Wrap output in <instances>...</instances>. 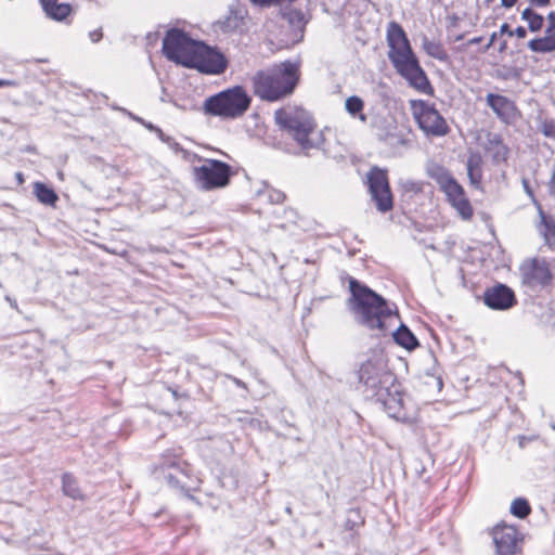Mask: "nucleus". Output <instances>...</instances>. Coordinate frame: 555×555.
Listing matches in <instances>:
<instances>
[{"label":"nucleus","instance_id":"nucleus-1","mask_svg":"<svg viewBox=\"0 0 555 555\" xmlns=\"http://www.w3.org/2000/svg\"><path fill=\"white\" fill-rule=\"evenodd\" d=\"M386 40L389 48L387 55L396 72L417 91L433 94L434 88L421 67L402 26L395 21L389 22Z\"/></svg>","mask_w":555,"mask_h":555},{"label":"nucleus","instance_id":"nucleus-2","mask_svg":"<svg viewBox=\"0 0 555 555\" xmlns=\"http://www.w3.org/2000/svg\"><path fill=\"white\" fill-rule=\"evenodd\" d=\"M299 77V64L284 61L257 72L251 78L253 90L259 99L276 102L293 94Z\"/></svg>","mask_w":555,"mask_h":555},{"label":"nucleus","instance_id":"nucleus-3","mask_svg":"<svg viewBox=\"0 0 555 555\" xmlns=\"http://www.w3.org/2000/svg\"><path fill=\"white\" fill-rule=\"evenodd\" d=\"M349 287L357 321L371 330H384L386 319L393 317V311L388 302L354 279L350 280Z\"/></svg>","mask_w":555,"mask_h":555},{"label":"nucleus","instance_id":"nucleus-4","mask_svg":"<svg viewBox=\"0 0 555 555\" xmlns=\"http://www.w3.org/2000/svg\"><path fill=\"white\" fill-rule=\"evenodd\" d=\"M156 474L171 489L182 492L190 500H194L191 492L197 491L202 483L201 477L194 473L192 466L177 455L165 454Z\"/></svg>","mask_w":555,"mask_h":555},{"label":"nucleus","instance_id":"nucleus-5","mask_svg":"<svg viewBox=\"0 0 555 555\" xmlns=\"http://www.w3.org/2000/svg\"><path fill=\"white\" fill-rule=\"evenodd\" d=\"M358 378L363 385V392L367 398H373L379 390L392 386L396 376L388 369L385 354L380 351L373 352L358 370Z\"/></svg>","mask_w":555,"mask_h":555},{"label":"nucleus","instance_id":"nucleus-6","mask_svg":"<svg viewBox=\"0 0 555 555\" xmlns=\"http://www.w3.org/2000/svg\"><path fill=\"white\" fill-rule=\"evenodd\" d=\"M250 96L243 87L235 86L216 95L209 96L205 101L207 113L227 118H236L242 116L249 107Z\"/></svg>","mask_w":555,"mask_h":555},{"label":"nucleus","instance_id":"nucleus-7","mask_svg":"<svg viewBox=\"0 0 555 555\" xmlns=\"http://www.w3.org/2000/svg\"><path fill=\"white\" fill-rule=\"evenodd\" d=\"M234 171L228 164L217 159H205L192 168V177L198 190L214 191L229 185Z\"/></svg>","mask_w":555,"mask_h":555},{"label":"nucleus","instance_id":"nucleus-8","mask_svg":"<svg viewBox=\"0 0 555 555\" xmlns=\"http://www.w3.org/2000/svg\"><path fill=\"white\" fill-rule=\"evenodd\" d=\"M199 41L193 40L181 29H169L163 40V53L169 60L184 67L194 63V54Z\"/></svg>","mask_w":555,"mask_h":555},{"label":"nucleus","instance_id":"nucleus-9","mask_svg":"<svg viewBox=\"0 0 555 555\" xmlns=\"http://www.w3.org/2000/svg\"><path fill=\"white\" fill-rule=\"evenodd\" d=\"M275 124L297 135L308 137L315 127L312 115L302 107L287 106L274 113Z\"/></svg>","mask_w":555,"mask_h":555},{"label":"nucleus","instance_id":"nucleus-10","mask_svg":"<svg viewBox=\"0 0 555 555\" xmlns=\"http://www.w3.org/2000/svg\"><path fill=\"white\" fill-rule=\"evenodd\" d=\"M367 186L372 202L379 212L390 211L393 207V198L388 182L387 171L377 167L367 172Z\"/></svg>","mask_w":555,"mask_h":555},{"label":"nucleus","instance_id":"nucleus-11","mask_svg":"<svg viewBox=\"0 0 555 555\" xmlns=\"http://www.w3.org/2000/svg\"><path fill=\"white\" fill-rule=\"evenodd\" d=\"M519 270L522 285L530 291L545 288L552 283L553 274L545 260H526Z\"/></svg>","mask_w":555,"mask_h":555},{"label":"nucleus","instance_id":"nucleus-12","mask_svg":"<svg viewBox=\"0 0 555 555\" xmlns=\"http://www.w3.org/2000/svg\"><path fill=\"white\" fill-rule=\"evenodd\" d=\"M372 399L378 402L390 417L404 423L411 420L397 380L392 386L379 390Z\"/></svg>","mask_w":555,"mask_h":555},{"label":"nucleus","instance_id":"nucleus-13","mask_svg":"<svg viewBox=\"0 0 555 555\" xmlns=\"http://www.w3.org/2000/svg\"><path fill=\"white\" fill-rule=\"evenodd\" d=\"M227 66L228 61L221 52L199 42L194 54V63L190 64L189 68H196L205 74L218 75L222 74Z\"/></svg>","mask_w":555,"mask_h":555},{"label":"nucleus","instance_id":"nucleus-14","mask_svg":"<svg viewBox=\"0 0 555 555\" xmlns=\"http://www.w3.org/2000/svg\"><path fill=\"white\" fill-rule=\"evenodd\" d=\"M482 300L488 308L499 311L508 310L517 304L514 291L502 283L487 287Z\"/></svg>","mask_w":555,"mask_h":555},{"label":"nucleus","instance_id":"nucleus-15","mask_svg":"<svg viewBox=\"0 0 555 555\" xmlns=\"http://www.w3.org/2000/svg\"><path fill=\"white\" fill-rule=\"evenodd\" d=\"M493 541L499 555H515L519 551L521 535L514 526L498 525L493 529Z\"/></svg>","mask_w":555,"mask_h":555},{"label":"nucleus","instance_id":"nucleus-16","mask_svg":"<svg viewBox=\"0 0 555 555\" xmlns=\"http://www.w3.org/2000/svg\"><path fill=\"white\" fill-rule=\"evenodd\" d=\"M421 111L416 115V118L424 132L436 137L447 134L448 125L439 112L424 102H421Z\"/></svg>","mask_w":555,"mask_h":555},{"label":"nucleus","instance_id":"nucleus-17","mask_svg":"<svg viewBox=\"0 0 555 555\" xmlns=\"http://www.w3.org/2000/svg\"><path fill=\"white\" fill-rule=\"evenodd\" d=\"M441 190L447 195L450 204L457 210L464 220H468L473 217L472 205L468 198L465 196L464 189L456 182L455 179L443 185Z\"/></svg>","mask_w":555,"mask_h":555},{"label":"nucleus","instance_id":"nucleus-18","mask_svg":"<svg viewBox=\"0 0 555 555\" xmlns=\"http://www.w3.org/2000/svg\"><path fill=\"white\" fill-rule=\"evenodd\" d=\"M325 141H272V146L295 156H311L312 150H320Z\"/></svg>","mask_w":555,"mask_h":555},{"label":"nucleus","instance_id":"nucleus-19","mask_svg":"<svg viewBox=\"0 0 555 555\" xmlns=\"http://www.w3.org/2000/svg\"><path fill=\"white\" fill-rule=\"evenodd\" d=\"M487 104L501 119L507 120L515 113V106L506 96L489 93L487 95Z\"/></svg>","mask_w":555,"mask_h":555},{"label":"nucleus","instance_id":"nucleus-20","mask_svg":"<svg viewBox=\"0 0 555 555\" xmlns=\"http://www.w3.org/2000/svg\"><path fill=\"white\" fill-rule=\"evenodd\" d=\"M482 159L479 154H470L467 163V175L469 178V181L472 185L475 188H479L481 178H482V170H481Z\"/></svg>","mask_w":555,"mask_h":555},{"label":"nucleus","instance_id":"nucleus-21","mask_svg":"<svg viewBox=\"0 0 555 555\" xmlns=\"http://www.w3.org/2000/svg\"><path fill=\"white\" fill-rule=\"evenodd\" d=\"M528 48L537 53H550L555 51V31L546 34L544 37L532 39L528 42Z\"/></svg>","mask_w":555,"mask_h":555},{"label":"nucleus","instance_id":"nucleus-22","mask_svg":"<svg viewBox=\"0 0 555 555\" xmlns=\"http://www.w3.org/2000/svg\"><path fill=\"white\" fill-rule=\"evenodd\" d=\"M34 193L37 199L43 205L54 207L59 201V196L55 191L42 182H36L34 184Z\"/></svg>","mask_w":555,"mask_h":555},{"label":"nucleus","instance_id":"nucleus-23","mask_svg":"<svg viewBox=\"0 0 555 555\" xmlns=\"http://www.w3.org/2000/svg\"><path fill=\"white\" fill-rule=\"evenodd\" d=\"M393 339L398 345L408 350H413L418 346L414 334L403 324L393 333Z\"/></svg>","mask_w":555,"mask_h":555},{"label":"nucleus","instance_id":"nucleus-24","mask_svg":"<svg viewBox=\"0 0 555 555\" xmlns=\"http://www.w3.org/2000/svg\"><path fill=\"white\" fill-rule=\"evenodd\" d=\"M62 489L65 495L74 500L82 499V494L78 487L77 480L69 473H65L62 476Z\"/></svg>","mask_w":555,"mask_h":555},{"label":"nucleus","instance_id":"nucleus-25","mask_svg":"<svg viewBox=\"0 0 555 555\" xmlns=\"http://www.w3.org/2000/svg\"><path fill=\"white\" fill-rule=\"evenodd\" d=\"M422 46L429 56L439 61H447L448 54L440 42L433 41L424 37Z\"/></svg>","mask_w":555,"mask_h":555},{"label":"nucleus","instance_id":"nucleus-26","mask_svg":"<svg viewBox=\"0 0 555 555\" xmlns=\"http://www.w3.org/2000/svg\"><path fill=\"white\" fill-rule=\"evenodd\" d=\"M427 172L433 179L437 181L440 189H442L443 185L448 184L451 180L454 179L444 167L438 164H430L427 167Z\"/></svg>","mask_w":555,"mask_h":555},{"label":"nucleus","instance_id":"nucleus-27","mask_svg":"<svg viewBox=\"0 0 555 555\" xmlns=\"http://www.w3.org/2000/svg\"><path fill=\"white\" fill-rule=\"evenodd\" d=\"M541 215V225L540 232L543 235L545 243L548 246L555 245V222L552 219H548L542 210H540Z\"/></svg>","mask_w":555,"mask_h":555},{"label":"nucleus","instance_id":"nucleus-28","mask_svg":"<svg viewBox=\"0 0 555 555\" xmlns=\"http://www.w3.org/2000/svg\"><path fill=\"white\" fill-rule=\"evenodd\" d=\"M282 16L288 22V24L292 27L299 29L300 31L304 30L307 22L305 20V14L302 13L301 10L286 9L283 11Z\"/></svg>","mask_w":555,"mask_h":555},{"label":"nucleus","instance_id":"nucleus-29","mask_svg":"<svg viewBox=\"0 0 555 555\" xmlns=\"http://www.w3.org/2000/svg\"><path fill=\"white\" fill-rule=\"evenodd\" d=\"M486 149L492 153V158L496 163L505 160L508 154V150L503 144V141H488Z\"/></svg>","mask_w":555,"mask_h":555},{"label":"nucleus","instance_id":"nucleus-30","mask_svg":"<svg viewBox=\"0 0 555 555\" xmlns=\"http://www.w3.org/2000/svg\"><path fill=\"white\" fill-rule=\"evenodd\" d=\"M530 512L531 508L526 499H515L511 504V513L518 518H526Z\"/></svg>","mask_w":555,"mask_h":555},{"label":"nucleus","instance_id":"nucleus-31","mask_svg":"<svg viewBox=\"0 0 555 555\" xmlns=\"http://www.w3.org/2000/svg\"><path fill=\"white\" fill-rule=\"evenodd\" d=\"M72 11V8L67 3H55L52 5L48 11H46V14L55 21H63L65 20Z\"/></svg>","mask_w":555,"mask_h":555},{"label":"nucleus","instance_id":"nucleus-32","mask_svg":"<svg viewBox=\"0 0 555 555\" xmlns=\"http://www.w3.org/2000/svg\"><path fill=\"white\" fill-rule=\"evenodd\" d=\"M363 101L356 95L349 96L345 103L347 112L352 116L359 114L363 109Z\"/></svg>","mask_w":555,"mask_h":555},{"label":"nucleus","instance_id":"nucleus-33","mask_svg":"<svg viewBox=\"0 0 555 555\" xmlns=\"http://www.w3.org/2000/svg\"><path fill=\"white\" fill-rule=\"evenodd\" d=\"M527 23L530 31L537 33L542 29L544 25V17L541 14L534 12L533 15L527 21Z\"/></svg>","mask_w":555,"mask_h":555},{"label":"nucleus","instance_id":"nucleus-34","mask_svg":"<svg viewBox=\"0 0 555 555\" xmlns=\"http://www.w3.org/2000/svg\"><path fill=\"white\" fill-rule=\"evenodd\" d=\"M114 108H115V109H118V111H121L122 113L127 114L130 118H132V119H134V120H137V121H139V122H141V124H143L146 128L154 130V131L156 132V134H157L160 139H163V132H162V130H160V129H158V128H156V127H154L152 124H150V122H149V124H147V122H144V121L142 120V118H140V117H138V116H134L132 113L128 112L126 108L116 107V106H114Z\"/></svg>","mask_w":555,"mask_h":555},{"label":"nucleus","instance_id":"nucleus-35","mask_svg":"<svg viewBox=\"0 0 555 555\" xmlns=\"http://www.w3.org/2000/svg\"><path fill=\"white\" fill-rule=\"evenodd\" d=\"M285 194L280 190H270L268 193V198L272 204H281L285 199Z\"/></svg>","mask_w":555,"mask_h":555},{"label":"nucleus","instance_id":"nucleus-36","mask_svg":"<svg viewBox=\"0 0 555 555\" xmlns=\"http://www.w3.org/2000/svg\"><path fill=\"white\" fill-rule=\"evenodd\" d=\"M542 132L545 137L555 139V120H545L542 125Z\"/></svg>","mask_w":555,"mask_h":555},{"label":"nucleus","instance_id":"nucleus-37","mask_svg":"<svg viewBox=\"0 0 555 555\" xmlns=\"http://www.w3.org/2000/svg\"><path fill=\"white\" fill-rule=\"evenodd\" d=\"M401 186L408 192H418L421 190L420 184L412 180L402 181Z\"/></svg>","mask_w":555,"mask_h":555},{"label":"nucleus","instance_id":"nucleus-38","mask_svg":"<svg viewBox=\"0 0 555 555\" xmlns=\"http://www.w3.org/2000/svg\"><path fill=\"white\" fill-rule=\"evenodd\" d=\"M546 18H547L548 25L545 29V33L546 34L554 33L555 31V12H550L547 14Z\"/></svg>","mask_w":555,"mask_h":555},{"label":"nucleus","instance_id":"nucleus-39","mask_svg":"<svg viewBox=\"0 0 555 555\" xmlns=\"http://www.w3.org/2000/svg\"><path fill=\"white\" fill-rule=\"evenodd\" d=\"M102 30L95 29L89 34V38L92 42H99L102 39Z\"/></svg>","mask_w":555,"mask_h":555},{"label":"nucleus","instance_id":"nucleus-40","mask_svg":"<svg viewBox=\"0 0 555 555\" xmlns=\"http://www.w3.org/2000/svg\"><path fill=\"white\" fill-rule=\"evenodd\" d=\"M20 86L18 81L14 79H0V88L2 87H17Z\"/></svg>","mask_w":555,"mask_h":555},{"label":"nucleus","instance_id":"nucleus-41","mask_svg":"<svg viewBox=\"0 0 555 555\" xmlns=\"http://www.w3.org/2000/svg\"><path fill=\"white\" fill-rule=\"evenodd\" d=\"M228 378L230 380H232L237 387L243 388V389H247L246 384L243 380H241L240 378H237L235 376H232V375H228Z\"/></svg>","mask_w":555,"mask_h":555},{"label":"nucleus","instance_id":"nucleus-42","mask_svg":"<svg viewBox=\"0 0 555 555\" xmlns=\"http://www.w3.org/2000/svg\"><path fill=\"white\" fill-rule=\"evenodd\" d=\"M57 0H40L43 11H48L52 5H54Z\"/></svg>","mask_w":555,"mask_h":555},{"label":"nucleus","instance_id":"nucleus-43","mask_svg":"<svg viewBox=\"0 0 555 555\" xmlns=\"http://www.w3.org/2000/svg\"><path fill=\"white\" fill-rule=\"evenodd\" d=\"M514 36L518 38H525L527 36V30L522 26H518L515 30H513Z\"/></svg>","mask_w":555,"mask_h":555},{"label":"nucleus","instance_id":"nucleus-44","mask_svg":"<svg viewBox=\"0 0 555 555\" xmlns=\"http://www.w3.org/2000/svg\"><path fill=\"white\" fill-rule=\"evenodd\" d=\"M533 13H534V11L531 10L530 8L525 9L521 12V20L527 22L533 15Z\"/></svg>","mask_w":555,"mask_h":555},{"label":"nucleus","instance_id":"nucleus-45","mask_svg":"<svg viewBox=\"0 0 555 555\" xmlns=\"http://www.w3.org/2000/svg\"><path fill=\"white\" fill-rule=\"evenodd\" d=\"M500 33L501 34H507L511 37L514 36V33H513V30L509 29V26H508L507 23H504V24L501 25Z\"/></svg>","mask_w":555,"mask_h":555},{"label":"nucleus","instance_id":"nucleus-46","mask_svg":"<svg viewBox=\"0 0 555 555\" xmlns=\"http://www.w3.org/2000/svg\"><path fill=\"white\" fill-rule=\"evenodd\" d=\"M530 2L537 7H546L550 4L551 0H530Z\"/></svg>","mask_w":555,"mask_h":555},{"label":"nucleus","instance_id":"nucleus-47","mask_svg":"<svg viewBox=\"0 0 555 555\" xmlns=\"http://www.w3.org/2000/svg\"><path fill=\"white\" fill-rule=\"evenodd\" d=\"M550 193L555 196V170L553 172L552 179L548 183Z\"/></svg>","mask_w":555,"mask_h":555},{"label":"nucleus","instance_id":"nucleus-48","mask_svg":"<svg viewBox=\"0 0 555 555\" xmlns=\"http://www.w3.org/2000/svg\"><path fill=\"white\" fill-rule=\"evenodd\" d=\"M516 2L517 0H501V4L504 8H512Z\"/></svg>","mask_w":555,"mask_h":555},{"label":"nucleus","instance_id":"nucleus-49","mask_svg":"<svg viewBox=\"0 0 555 555\" xmlns=\"http://www.w3.org/2000/svg\"><path fill=\"white\" fill-rule=\"evenodd\" d=\"M5 300L10 304V306L13 308V309H16L18 310V307H17V302L15 299L11 298L9 295L5 296Z\"/></svg>","mask_w":555,"mask_h":555},{"label":"nucleus","instance_id":"nucleus-50","mask_svg":"<svg viewBox=\"0 0 555 555\" xmlns=\"http://www.w3.org/2000/svg\"><path fill=\"white\" fill-rule=\"evenodd\" d=\"M522 184H524V188L527 192V194L530 196V197H533V192L531 190V188L529 186V183L527 180H522Z\"/></svg>","mask_w":555,"mask_h":555},{"label":"nucleus","instance_id":"nucleus-51","mask_svg":"<svg viewBox=\"0 0 555 555\" xmlns=\"http://www.w3.org/2000/svg\"><path fill=\"white\" fill-rule=\"evenodd\" d=\"M481 41H482V37H475V38L470 39V40L467 42V44H468V46H472V44H478V43H480Z\"/></svg>","mask_w":555,"mask_h":555},{"label":"nucleus","instance_id":"nucleus-52","mask_svg":"<svg viewBox=\"0 0 555 555\" xmlns=\"http://www.w3.org/2000/svg\"><path fill=\"white\" fill-rule=\"evenodd\" d=\"M496 39V33H493L490 37V40H489V43L487 44L486 49L488 50L492 44L493 42L495 41Z\"/></svg>","mask_w":555,"mask_h":555},{"label":"nucleus","instance_id":"nucleus-53","mask_svg":"<svg viewBox=\"0 0 555 555\" xmlns=\"http://www.w3.org/2000/svg\"><path fill=\"white\" fill-rule=\"evenodd\" d=\"M506 48V42H503L500 47V51H503Z\"/></svg>","mask_w":555,"mask_h":555},{"label":"nucleus","instance_id":"nucleus-54","mask_svg":"<svg viewBox=\"0 0 555 555\" xmlns=\"http://www.w3.org/2000/svg\"><path fill=\"white\" fill-rule=\"evenodd\" d=\"M437 384H438L439 387H441L442 386V380L440 378H438L437 379Z\"/></svg>","mask_w":555,"mask_h":555},{"label":"nucleus","instance_id":"nucleus-55","mask_svg":"<svg viewBox=\"0 0 555 555\" xmlns=\"http://www.w3.org/2000/svg\"><path fill=\"white\" fill-rule=\"evenodd\" d=\"M17 179H20V181H23L22 173H17Z\"/></svg>","mask_w":555,"mask_h":555},{"label":"nucleus","instance_id":"nucleus-56","mask_svg":"<svg viewBox=\"0 0 555 555\" xmlns=\"http://www.w3.org/2000/svg\"><path fill=\"white\" fill-rule=\"evenodd\" d=\"M461 39H463V35H460L456 37V40H461Z\"/></svg>","mask_w":555,"mask_h":555}]
</instances>
